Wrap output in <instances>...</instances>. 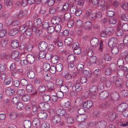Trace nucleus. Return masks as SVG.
<instances>
[{"label":"nucleus","mask_w":128,"mask_h":128,"mask_svg":"<svg viewBox=\"0 0 128 128\" xmlns=\"http://www.w3.org/2000/svg\"><path fill=\"white\" fill-rule=\"evenodd\" d=\"M28 83V81L24 78H23L20 80V84L23 86H26Z\"/></svg>","instance_id":"40"},{"label":"nucleus","mask_w":128,"mask_h":128,"mask_svg":"<svg viewBox=\"0 0 128 128\" xmlns=\"http://www.w3.org/2000/svg\"><path fill=\"white\" fill-rule=\"evenodd\" d=\"M124 71L121 69L119 70H117L116 74L118 76H123L124 75Z\"/></svg>","instance_id":"61"},{"label":"nucleus","mask_w":128,"mask_h":128,"mask_svg":"<svg viewBox=\"0 0 128 128\" xmlns=\"http://www.w3.org/2000/svg\"><path fill=\"white\" fill-rule=\"evenodd\" d=\"M50 67V64L48 63H46L44 64L43 66L44 70L46 72L48 71Z\"/></svg>","instance_id":"38"},{"label":"nucleus","mask_w":128,"mask_h":128,"mask_svg":"<svg viewBox=\"0 0 128 128\" xmlns=\"http://www.w3.org/2000/svg\"><path fill=\"white\" fill-rule=\"evenodd\" d=\"M30 99V97L28 94H25L22 96V99L24 102H28Z\"/></svg>","instance_id":"45"},{"label":"nucleus","mask_w":128,"mask_h":128,"mask_svg":"<svg viewBox=\"0 0 128 128\" xmlns=\"http://www.w3.org/2000/svg\"><path fill=\"white\" fill-rule=\"evenodd\" d=\"M82 72L85 76L88 77H90L91 76V72L90 71L84 70H83Z\"/></svg>","instance_id":"47"},{"label":"nucleus","mask_w":128,"mask_h":128,"mask_svg":"<svg viewBox=\"0 0 128 128\" xmlns=\"http://www.w3.org/2000/svg\"><path fill=\"white\" fill-rule=\"evenodd\" d=\"M31 124V122L29 120H25L23 122V126L25 128H30Z\"/></svg>","instance_id":"19"},{"label":"nucleus","mask_w":128,"mask_h":128,"mask_svg":"<svg viewBox=\"0 0 128 128\" xmlns=\"http://www.w3.org/2000/svg\"><path fill=\"white\" fill-rule=\"evenodd\" d=\"M25 90H18L17 92V94L19 96H23L25 93Z\"/></svg>","instance_id":"50"},{"label":"nucleus","mask_w":128,"mask_h":128,"mask_svg":"<svg viewBox=\"0 0 128 128\" xmlns=\"http://www.w3.org/2000/svg\"><path fill=\"white\" fill-rule=\"evenodd\" d=\"M97 60V58L95 56H92L90 59V62L92 64L95 63Z\"/></svg>","instance_id":"54"},{"label":"nucleus","mask_w":128,"mask_h":128,"mask_svg":"<svg viewBox=\"0 0 128 128\" xmlns=\"http://www.w3.org/2000/svg\"><path fill=\"white\" fill-rule=\"evenodd\" d=\"M111 100H108L105 102L104 103L100 104L99 106L100 108L103 110L108 108L111 104Z\"/></svg>","instance_id":"4"},{"label":"nucleus","mask_w":128,"mask_h":128,"mask_svg":"<svg viewBox=\"0 0 128 128\" xmlns=\"http://www.w3.org/2000/svg\"><path fill=\"white\" fill-rule=\"evenodd\" d=\"M86 116L84 115L77 116L76 118V121L78 122H84L86 118Z\"/></svg>","instance_id":"6"},{"label":"nucleus","mask_w":128,"mask_h":128,"mask_svg":"<svg viewBox=\"0 0 128 128\" xmlns=\"http://www.w3.org/2000/svg\"><path fill=\"white\" fill-rule=\"evenodd\" d=\"M54 30V28L52 26H49L47 29V31L50 34H52Z\"/></svg>","instance_id":"58"},{"label":"nucleus","mask_w":128,"mask_h":128,"mask_svg":"<svg viewBox=\"0 0 128 128\" xmlns=\"http://www.w3.org/2000/svg\"><path fill=\"white\" fill-rule=\"evenodd\" d=\"M109 95V92L108 91L105 90L100 93L99 97L100 99L102 100H104L108 97Z\"/></svg>","instance_id":"3"},{"label":"nucleus","mask_w":128,"mask_h":128,"mask_svg":"<svg viewBox=\"0 0 128 128\" xmlns=\"http://www.w3.org/2000/svg\"><path fill=\"white\" fill-rule=\"evenodd\" d=\"M20 98L19 96L15 97L12 99V103L13 104H17L20 102Z\"/></svg>","instance_id":"32"},{"label":"nucleus","mask_w":128,"mask_h":128,"mask_svg":"<svg viewBox=\"0 0 128 128\" xmlns=\"http://www.w3.org/2000/svg\"><path fill=\"white\" fill-rule=\"evenodd\" d=\"M58 18H56V16H54L52 18L51 22L52 24H58L60 21H59V19Z\"/></svg>","instance_id":"36"},{"label":"nucleus","mask_w":128,"mask_h":128,"mask_svg":"<svg viewBox=\"0 0 128 128\" xmlns=\"http://www.w3.org/2000/svg\"><path fill=\"white\" fill-rule=\"evenodd\" d=\"M46 90L45 86H40L39 87L38 90L40 92V94L41 95V93L44 92Z\"/></svg>","instance_id":"49"},{"label":"nucleus","mask_w":128,"mask_h":128,"mask_svg":"<svg viewBox=\"0 0 128 128\" xmlns=\"http://www.w3.org/2000/svg\"><path fill=\"white\" fill-rule=\"evenodd\" d=\"M75 60V56L74 54H71L68 56L67 58L68 61V62H73Z\"/></svg>","instance_id":"24"},{"label":"nucleus","mask_w":128,"mask_h":128,"mask_svg":"<svg viewBox=\"0 0 128 128\" xmlns=\"http://www.w3.org/2000/svg\"><path fill=\"white\" fill-rule=\"evenodd\" d=\"M122 20L124 21H127L128 20V15L125 14H122L121 16Z\"/></svg>","instance_id":"64"},{"label":"nucleus","mask_w":128,"mask_h":128,"mask_svg":"<svg viewBox=\"0 0 128 128\" xmlns=\"http://www.w3.org/2000/svg\"><path fill=\"white\" fill-rule=\"evenodd\" d=\"M47 87L50 90H52L54 87L53 83L51 81H49L47 82L46 84Z\"/></svg>","instance_id":"33"},{"label":"nucleus","mask_w":128,"mask_h":128,"mask_svg":"<svg viewBox=\"0 0 128 128\" xmlns=\"http://www.w3.org/2000/svg\"><path fill=\"white\" fill-rule=\"evenodd\" d=\"M18 32V28H14L11 30L9 31V34L11 36H14Z\"/></svg>","instance_id":"21"},{"label":"nucleus","mask_w":128,"mask_h":128,"mask_svg":"<svg viewBox=\"0 0 128 128\" xmlns=\"http://www.w3.org/2000/svg\"><path fill=\"white\" fill-rule=\"evenodd\" d=\"M117 66L114 63H112L110 65L109 68L112 71V72H114L117 70Z\"/></svg>","instance_id":"27"},{"label":"nucleus","mask_w":128,"mask_h":128,"mask_svg":"<svg viewBox=\"0 0 128 128\" xmlns=\"http://www.w3.org/2000/svg\"><path fill=\"white\" fill-rule=\"evenodd\" d=\"M28 77L30 79H33L35 76V72L32 71L28 72L27 74Z\"/></svg>","instance_id":"29"},{"label":"nucleus","mask_w":128,"mask_h":128,"mask_svg":"<svg viewBox=\"0 0 128 128\" xmlns=\"http://www.w3.org/2000/svg\"><path fill=\"white\" fill-rule=\"evenodd\" d=\"M120 93L123 96H126L128 95V91L126 90H121Z\"/></svg>","instance_id":"62"},{"label":"nucleus","mask_w":128,"mask_h":128,"mask_svg":"<svg viewBox=\"0 0 128 128\" xmlns=\"http://www.w3.org/2000/svg\"><path fill=\"white\" fill-rule=\"evenodd\" d=\"M26 91L28 92H31L34 91L32 86L30 84L27 85L26 86Z\"/></svg>","instance_id":"56"},{"label":"nucleus","mask_w":128,"mask_h":128,"mask_svg":"<svg viewBox=\"0 0 128 128\" xmlns=\"http://www.w3.org/2000/svg\"><path fill=\"white\" fill-rule=\"evenodd\" d=\"M72 90L74 92H79L81 90L82 86L80 81L78 80L76 81V83L72 86Z\"/></svg>","instance_id":"1"},{"label":"nucleus","mask_w":128,"mask_h":128,"mask_svg":"<svg viewBox=\"0 0 128 128\" xmlns=\"http://www.w3.org/2000/svg\"><path fill=\"white\" fill-rule=\"evenodd\" d=\"M56 113L57 114V115L59 116H62L65 113V110L62 109H58L57 110L56 112Z\"/></svg>","instance_id":"31"},{"label":"nucleus","mask_w":128,"mask_h":128,"mask_svg":"<svg viewBox=\"0 0 128 128\" xmlns=\"http://www.w3.org/2000/svg\"><path fill=\"white\" fill-rule=\"evenodd\" d=\"M32 123L36 127H38L40 124V121L37 118L34 119Z\"/></svg>","instance_id":"52"},{"label":"nucleus","mask_w":128,"mask_h":128,"mask_svg":"<svg viewBox=\"0 0 128 128\" xmlns=\"http://www.w3.org/2000/svg\"><path fill=\"white\" fill-rule=\"evenodd\" d=\"M77 7L76 6L71 5L70 8V11L71 14L75 13L77 11Z\"/></svg>","instance_id":"48"},{"label":"nucleus","mask_w":128,"mask_h":128,"mask_svg":"<svg viewBox=\"0 0 128 128\" xmlns=\"http://www.w3.org/2000/svg\"><path fill=\"white\" fill-rule=\"evenodd\" d=\"M117 65L120 68H121L124 66V61L122 58H120L117 62Z\"/></svg>","instance_id":"42"},{"label":"nucleus","mask_w":128,"mask_h":128,"mask_svg":"<svg viewBox=\"0 0 128 128\" xmlns=\"http://www.w3.org/2000/svg\"><path fill=\"white\" fill-rule=\"evenodd\" d=\"M108 117L110 120L113 121L116 118V114L115 113L113 112H110L108 114Z\"/></svg>","instance_id":"26"},{"label":"nucleus","mask_w":128,"mask_h":128,"mask_svg":"<svg viewBox=\"0 0 128 128\" xmlns=\"http://www.w3.org/2000/svg\"><path fill=\"white\" fill-rule=\"evenodd\" d=\"M118 27L122 28V30L124 31H128V24L126 23H122L119 22L118 24Z\"/></svg>","instance_id":"8"},{"label":"nucleus","mask_w":128,"mask_h":128,"mask_svg":"<svg viewBox=\"0 0 128 128\" xmlns=\"http://www.w3.org/2000/svg\"><path fill=\"white\" fill-rule=\"evenodd\" d=\"M90 44L93 47L96 48L99 44L98 40L95 38H92L90 41Z\"/></svg>","instance_id":"7"},{"label":"nucleus","mask_w":128,"mask_h":128,"mask_svg":"<svg viewBox=\"0 0 128 128\" xmlns=\"http://www.w3.org/2000/svg\"><path fill=\"white\" fill-rule=\"evenodd\" d=\"M48 46V44L45 42L43 41L40 43L38 48L40 51H44L46 49Z\"/></svg>","instance_id":"5"},{"label":"nucleus","mask_w":128,"mask_h":128,"mask_svg":"<svg viewBox=\"0 0 128 128\" xmlns=\"http://www.w3.org/2000/svg\"><path fill=\"white\" fill-rule=\"evenodd\" d=\"M105 30L107 34L108 35H111L114 32L113 28L110 27L106 28L105 29Z\"/></svg>","instance_id":"23"},{"label":"nucleus","mask_w":128,"mask_h":128,"mask_svg":"<svg viewBox=\"0 0 128 128\" xmlns=\"http://www.w3.org/2000/svg\"><path fill=\"white\" fill-rule=\"evenodd\" d=\"M76 26L78 28H80L82 26V22L80 20H77L76 23Z\"/></svg>","instance_id":"43"},{"label":"nucleus","mask_w":128,"mask_h":128,"mask_svg":"<svg viewBox=\"0 0 128 128\" xmlns=\"http://www.w3.org/2000/svg\"><path fill=\"white\" fill-rule=\"evenodd\" d=\"M71 16V14L70 13H66L64 14V19L66 20H69L70 19Z\"/></svg>","instance_id":"59"},{"label":"nucleus","mask_w":128,"mask_h":128,"mask_svg":"<svg viewBox=\"0 0 128 128\" xmlns=\"http://www.w3.org/2000/svg\"><path fill=\"white\" fill-rule=\"evenodd\" d=\"M5 92L6 94L8 96H11L14 94L15 90L14 89L8 88L6 89Z\"/></svg>","instance_id":"16"},{"label":"nucleus","mask_w":128,"mask_h":128,"mask_svg":"<svg viewBox=\"0 0 128 128\" xmlns=\"http://www.w3.org/2000/svg\"><path fill=\"white\" fill-rule=\"evenodd\" d=\"M38 116L40 119L45 120L47 118L48 114L46 112H42L38 114Z\"/></svg>","instance_id":"12"},{"label":"nucleus","mask_w":128,"mask_h":128,"mask_svg":"<svg viewBox=\"0 0 128 128\" xmlns=\"http://www.w3.org/2000/svg\"><path fill=\"white\" fill-rule=\"evenodd\" d=\"M69 86L65 85H62L60 86V90L61 91L64 93H66L69 91Z\"/></svg>","instance_id":"20"},{"label":"nucleus","mask_w":128,"mask_h":128,"mask_svg":"<svg viewBox=\"0 0 128 128\" xmlns=\"http://www.w3.org/2000/svg\"><path fill=\"white\" fill-rule=\"evenodd\" d=\"M43 99L45 102H48L50 100V98L49 95L45 94L43 96Z\"/></svg>","instance_id":"55"},{"label":"nucleus","mask_w":128,"mask_h":128,"mask_svg":"<svg viewBox=\"0 0 128 128\" xmlns=\"http://www.w3.org/2000/svg\"><path fill=\"white\" fill-rule=\"evenodd\" d=\"M27 14V10H24L20 12L18 14V16L19 17H22L23 16H26Z\"/></svg>","instance_id":"44"},{"label":"nucleus","mask_w":128,"mask_h":128,"mask_svg":"<svg viewBox=\"0 0 128 128\" xmlns=\"http://www.w3.org/2000/svg\"><path fill=\"white\" fill-rule=\"evenodd\" d=\"M19 54V52L18 51H14L12 54L11 57L13 59H17L18 57Z\"/></svg>","instance_id":"22"},{"label":"nucleus","mask_w":128,"mask_h":128,"mask_svg":"<svg viewBox=\"0 0 128 128\" xmlns=\"http://www.w3.org/2000/svg\"><path fill=\"white\" fill-rule=\"evenodd\" d=\"M46 54L44 51H40L39 54H38L37 55L39 56L40 58L42 59L45 58Z\"/></svg>","instance_id":"46"},{"label":"nucleus","mask_w":128,"mask_h":128,"mask_svg":"<svg viewBox=\"0 0 128 128\" xmlns=\"http://www.w3.org/2000/svg\"><path fill=\"white\" fill-rule=\"evenodd\" d=\"M61 118L58 115H54L52 118V121L54 124L59 123L60 121Z\"/></svg>","instance_id":"15"},{"label":"nucleus","mask_w":128,"mask_h":128,"mask_svg":"<svg viewBox=\"0 0 128 128\" xmlns=\"http://www.w3.org/2000/svg\"><path fill=\"white\" fill-rule=\"evenodd\" d=\"M118 40L117 38H110L109 40L108 45L111 48L116 46L118 43Z\"/></svg>","instance_id":"2"},{"label":"nucleus","mask_w":128,"mask_h":128,"mask_svg":"<svg viewBox=\"0 0 128 128\" xmlns=\"http://www.w3.org/2000/svg\"><path fill=\"white\" fill-rule=\"evenodd\" d=\"M92 105V103L90 100L85 102L82 105V106L85 108H90Z\"/></svg>","instance_id":"17"},{"label":"nucleus","mask_w":128,"mask_h":128,"mask_svg":"<svg viewBox=\"0 0 128 128\" xmlns=\"http://www.w3.org/2000/svg\"><path fill=\"white\" fill-rule=\"evenodd\" d=\"M101 74L100 71L99 69L95 70L93 72L94 76L96 77H98L100 76Z\"/></svg>","instance_id":"53"},{"label":"nucleus","mask_w":128,"mask_h":128,"mask_svg":"<svg viewBox=\"0 0 128 128\" xmlns=\"http://www.w3.org/2000/svg\"><path fill=\"white\" fill-rule=\"evenodd\" d=\"M72 39L70 37L67 38L64 40V42L66 44H67L68 46H70L72 43Z\"/></svg>","instance_id":"28"},{"label":"nucleus","mask_w":128,"mask_h":128,"mask_svg":"<svg viewBox=\"0 0 128 128\" xmlns=\"http://www.w3.org/2000/svg\"><path fill=\"white\" fill-rule=\"evenodd\" d=\"M56 66V71L58 72H60L62 70L63 68L62 65L61 64H57Z\"/></svg>","instance_id":"51"},{"label":"nucleus","mask_w":128,"mask_h":128,"mask_svg":"<svg viewBox=\"0 0 128 128\" xmlns=\"http://www.w3.org/2000/svg\"><path fill=\"white\" fill-rule=\"evenodd\" d=\"M123 30L121 29L120 27H118V26L116 30V34L118 36H122L123 34Z\"/></svg>","instance_id":"37"},{"label":"nucleus","mask_w":128,"mask_h":128,"mask_svg":"<svg viewBox=\"0 0 128 128\" xmlns=\"http://www.w3.org/2000/svg\"><path fill=\"white\" fill-rule=\"evenodd\" d=\"M107 124V122L104 120L100 121L97 122V125L98 128H104Z\"/></svg>","instance_id":"10"},{"label":"nucleus","mask_w":128,"mask_h":128,"mask_svg":"<svg viewBox=\"0 0 128 128\" xmlns=\"http://www.w3.org/2000/svg\"><path fill=\"white\" fill-rule=\"evenodd\" d=\"M19 42L17 40H14L11 44V46L12 48L16 49L19 46Z\"/></svg>","instance_id":"18"},{"label":"nucleus","mask_w":128,"mask_h":128,"mask_svg":"<svg viewBox=\"0 0 128 128\" xmlns=\"http://www.w3.org/2000/svg\"><path fill=\"white\" fill-rule=\"evenodd\" d=\"M112 48L111 52L113 54H116L118 53V49L116 46L113 47Z\"/></svg>","instance_id":"41"},{"label":"nucleus","mask_w":128,"mask_h":128,"mask_svg":"<svg viewBox=\"0 0 128 128\" xmlns=\"http://www.w3.org/2000/svg\"><path fill=\"white\" fill-rule=\"evenodd\" d=\"M6 30L4 29L0 30V38H3L6 34Z\"/></svg>","instance_id":"57"},{"label":"nucleus","mask_w":128,"mask_h":128,"mask_svg":"<svg viewBox=\"0 0 128 128\" xmlns=\"http://www.w3.org/2000/svg\"><path fill=\"white\" fill-rule=\"evenodd\" d=\"M123 56V57H125V60L126 62L128 63V53L126 51L121 54Z\"/></svg>","instance_id":"60"},{"label":"nucleus","mask_w":128,"mask_h":128,"mask_svg":"<svg viewBox=\"0 0 128 128\" xmlns=\"http://www.w3.org/2000/svg\"><path fill=\"white\" fill-rule=\"evenodd\" d=\"M98 88L97 86H93L90 89V92L92 93H97L98 91Z\"/></svg>","instance_id":"34"},{"label":"nucleus","mask_w":128,"mask_h":128,"mask_svg":"<svg viewBox=\"0 0 128 128\" xmlns=\"http://www.w3.org/2000/svg\"><path fill=\"white\" fill-rule=\"evenodd\" d=\"M58 56L54 55L52 57L51 60L52 63L56 64L58 62Z\"/></svg>","instance_id":"35"},{"label":"nucleus","mask_w":128,"mask_h":128,"mask_svg":"<svg viewBox=\"0 0 128 128\" xmlns=\"http://www.w3.org/2000/svg\"><path fill=\"white\" fill-rule=\"evenodd\" d=\"M92 24L90 22L87 21L84 24V28L86 30H90L92 27Z\"/></svg>","instance_id":"30"},{"label":"nucleus","mask_w":128,"mask_h":128,"mask_svg":"<svg viewBox=\"0 0 128 128\" xmlns=\"http://www.w3.org/2000/svg\"><path fill=\"white\" fill-rule=\"evenodd\" d=\"M115 84L116 86L118 87H122L124 83V79L122 78L118 79L116 81Z\"/></svg>","instance_id":"13"},{"label":"nucleus","mask_w":128,"mask_h":128,"mask_svg":"<svg viewBox=\"0 0 128 128\" xmlns=\"http://www.w3.org/2000/svg\"><path fill=\"white\" fill-rule=\"evenodd\" d=\"M55 32L57 33H62L63 30H61L62 27L60 24H57L56 25L54 28Z\"/></svg>","instance_id":"25"},{"label":"nucleus","mask_w":128,"mask_h":128,"mask_svg":"<svg viewBox=\"0 0 128 128\" xmlns=\"http://www.w3.org/2000/svg\"><path fill=\"white\" fill-rule=\"evenodd\" d=\"M26 60L30 64H33L35 61L34 56L32 54H28L26 56Z\"/></svg>","instance_id":"11"},{"label":"nucleus","mask_w":128,"mask_h":128,"mask_svg":"<svg viewBox=\"0 0 128 128\" xmlns=\"http://www.w3.org/2000/svg\"><path fill=\"white\" fill-rule=\"evenodd\" d=\"M49 124L47 122H45L42 124L41 128H50Z\"/></svg>","instance_id":"63"},{"label":"nucleus","mask_w":128,"mask_h":128,"mask_svg":"<svg viewBox=\"0 0 128 128\" xmlns=\"http://www.w3.org/2000/svg\"><path fill=\"white\" fill-rule=\"evenodd\" d=\"M27 27H26L24 24L23 26H21L19 28V31L20 32V33L23 34L25 32L27 29Z\"/></svg>","instance_id":"39"},{"label":"nucleus","mask_w":128,"mask_h":128,"mask_svg":"<svg viewBox=\"0 0 128 128\" xmlns=\"http://www.w3.org/2000/svg\"><path fill=\"white\" fill-rule=\"evenodd\" d=\"M127 104L126 103H122L118 106L117 110L119 112H122L124 110H125L127 108Z\"/></svg>","instance_id":"9"},{"label":"nucleus","mask_w":128,"mask_h":128,"mask_svg":"<svg viewBox=\"0 0 128 128\" xmlns=\"http://www.w3.org/2000/svg\"><path fill=\"white\" fill-rule=\"evenodd\" d=\"M110 97L112 100L115 101L118 100L119 96L117 92H113L111 94Z\"/></svg>","instance_id":"14"}]
</instances>
